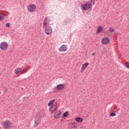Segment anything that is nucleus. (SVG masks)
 <instances>
[{
	"instance_id": "obj_1",
	"label": "nucleus",
	"mask_w": 129,
	"mask_h": 129,
	"mask_svg": "<svg viewBox=\"0 0 129 129\" xmlns=\"http://www.w3.org/2000/svg\"><path fill=\"white\" fill-rule=\"evenodd\" d=\"M2 124L3 125L4 129L11 128L12 126V123L9 120L2 122Z\"/></svg>"
},
{
	"instance_id": "obj_2",
	"label": "nucleus",
	"mask_w": 129,
	"mask_h": 129,
	"mask_svg": "<svg viewBox=\"0 0 129 129\" xmlns=\"http://www.w3.org/2000/svg\"><path fill=\"white\" fill-rule=\"evenodd\" d=\"M8 47L9 45L8 44V43L6 42H3L0 44V48L2 51H7Z\"/></svg>"
},
{
	"instance_id": "obj_3",
	"label": "nucleus",
	"mask_w": 129,
	"mask_h": 129,
	"mask_svg": "<svg viewBox=\"0 0 129 129\" xmlns=\"http://www.w3.org/2000/svg\"><path fill=\"white\" fill-rule=\"evenodd\" d=\"M82 7V10L83 11H87V10H89L91 8V5L88 3L83 4Z\"/></svg>"
},
{
	"instance_id": "obj_4",
	"label": "nucleus",
	"mask_w": 129,
	"mask_h": 129,
	"mask_svg": "<svg viewBox=\"0 0 129 129\" xmlns=\"http://www.w3.org/2000/svg\"><path fill=\"white\" fill-rule=\"evenodd\" d=\"M53 31V29L51 26L46 27L45 28V32L47 35H50L52 34V31Z\"/></svg>"
},
{
	"instance_id": "obj_5",
	"label": "nucleus",
	"mask_w": 129,
	"mask_h": 129,
	"mask_svg": "<svg viewBox=\"0 0 129 129\" xmlns=\"http://www.w3.org/2000/svg\"><path fill=\"white\" fill-rule=\"evenodd\" d=\"M109 39L108 37H105L102 38L101 40V43L103 44V45H107V44H109Z\"/></svg>"
},
{
	"instance_id": "obj_6",
	"label": "nucleus",
	"mask_w": 129,
	"mask_h": 129,
	"mask_svg": "<svg viewBox=\"0 0 129 129\" xmlns=\"http://www.w3.org/2000/svg\"><path fill=\"white\" fill-rule=\"evenodd\" d=\"M78 124L76 122L71 123L69 124V129H76L77 128Z\"/></svg>"
},
{
	"instance_id": "obj_7",
	"label": "nucleus",
	"mask_w": 129,
	"mask_h": 129,
	"mask_svg": "<svg viewBox=\"0 0 129 129\" xmlns=\"http://www.w3.org/2000/svg\"><path fill=\"white\" fill-rule=\"evenodd\" d=\"M54 88L55 89H57V90H62V89H64V88H65V85L63 84H60L57 85V86Z\"/></svg>"
},
{
	"instance_id": "obj_8",
	"label": "nucleus",
	"mask_w": 129,
	"mask_h": 129,
	"mask_svg": "<svg viewBox=\"0 0 129 129\" xmlns=\"http://www.w3.org/2000/svg\"><path fill=\"white\" fill-rule=\"evenodd\" d=\"M28 9L29 12H33L36 10V6L35 5H31L28 6Z\"/></svg>"
},
{
	"instance_id": "obj_9",
	"label": "nucleus",
	"mask_w": 129,
	"mask_h": 129,
	"mask_svg": "<svg viewBox=\"0 0 129 129\" xmlns=\"http://www.w3.org/2000/svg\"><path fill=\"white\" fill-rule=\"evenodd\" d=\"M62 113V112H61L60 110H59L58 111H56L53 116H54V118H55V119H59L60 118V114H61Z\"/></svg>"
},
{
	"instance_id": "obj_10",
	"label": "nucleus",
	"mask_w": 129,
	"mask_h": 129,
	"mask_svg": "<svg viewBox=\"0 0 129 129\" xmlns=\"http://www.w3.org/2000/svg\"><path fill=\"white\" fill-rule=\"evenodd\" d=\"M51 22V20L49 18H45L43 21V27H46V26H49V23Z\"/></svg>"
},
{
	"instance_id": "obj_11",
	"label": "nucleus",
	"mask_w": 129,
	"mask_h": 129,
	"mask_svg": "<svg viewBox=\"0 0 129 129\" xmlns=\"http://www.w3.org/2000/svg\"><path fill=\"white\" fill-rule=\"evenodd\" d=\"M88 65H89V63L88 62L82 64V67L81 71V73H83V72H84V71L85 70V69H86V68H87Z\"/></svg>"
},
{
	"instance_id": "obj_12",
	"label": "nucleus",
	"mask_w": 129,
	"mask_h": 129,
	"mask_svg": "<svg viewBox=\"0 0 129 129\" xmlns=\"http://www.w3.org/2000/svg\"><path fill=\"white\" fill-rule=\"evenodd\" d=\"M59 51L60 52H65V51H67V47H66V45L63 44L60 46L59 48Z\"/></svg>"
},
{
	"instance_id": "obj_13",
	"label": "nucleus",
	"mask_w": 129,
	"mask_h": 129,
	"mask_svg": "<svg viewBox=\"0 0 129 129\" xmlns=\"http://www.w3.org/2000/svg\"><path fill=\"white\" fill-rule=\"evenodd\" d=\"M57 109V107L55 104H53L49 107V111H51L52 112H53V111H55Z\"/></svg>"
},
{
	"instance_id": "obj_14",
	"label": "nucleus",
	"mask_w": 129,
	"mask_h": 129,
	"mask_svg": "<svg viewBox=\"0 0 129 129\" xmlns=\"http://www.w3.org/2000/svg\"><path fill=\"white\" fill-rule=\"evenodd\" d=\"M102 30H103V28L102 26H99L97 28V31H96V34H99L101 32H102Z\"/></svg>"
},
{
	"instance_id": "obj_15",
	"label": "nucleus",
	"mask_w": 129,
	"mask_h": 129,
	"mask_svg": "<svg viewBox=\"0 0 129 129\" xmlns=\"http://www.w3.org/2000/svg\"><path fill=\"white\" fill-rule=\"evenodd\" d=\"M75 120L77 122H82V121H83V118L80 117H77L75 118Z\"/></svg>"
},
{
	"instance_id": "obj_16",
	"label": "nucleus",
	"mask_w": 129,
	"mask_h": 129,
	"mask_svg": "<svg viewBox=\"0 0 129 129\" xmlns=\"http://www.w3.org/2000/svg\"><path fill=\"white\" fill-rule=\"evenodd\" d=\"M89 4L91 5V7H92V6L95 4V1L94 0H90L88 2Z\"/></svg>"
},
{
	"instance_id": "obj_17",
	"label": "nucleus",
	"mask_w": 129,
	"mask_h": 129,
	"mask_svg": "<svg viewBox=\"0 0 129 129\" xmlns=\"http://www.w3.org/2000/svg\"><path fill=\"white\" fill-rule=\"evenodd\" d=\"M21 71H22V69L19 68H17L15 71V74H19L20 73V72H21Z\"/></svg>"
},
{
	"instance_id": "obj_18",
	"label": "nucleus",
	"mask_w": 129,
	"mask_h": 129,
	"mask_svg": "<svg viewBox=\"0 0 129 129\" xmlns=\"http://www.w3.org/2000/svg\"><path fill=\"white\" fill-rule=\"evenodd\" d=\"M55 101V99H53L51 101H50L48 103V106H51L53 105V103H54V102Z\"/></svg>"
},
{
	"instance_id": "obj_19",
	"label": "nucleus",
	"mask_w": 129,
	"mask_h": 129,
	"mask_svg": "<svg viewBox=\"0 0 129 129\" xmlns=\"http://www.w3.org/2000/svg\"><path fill=\"white\" fill-rule=\"evenodd\" d=\"M69 115V111H66L64 112L62 114V116L63 117H67Z\"/></svg>"
},
{
	"instance_id": "obj_20",
	"label": "nucleus",
	"mask_w": 129,
	"mask_h": 129,
	"mask_svg": "<svg viewBox=\"0 0 129 129\" xmlns=\"http://www.w3.org/2000/svg\"><path fill=\"white\" fill-rule=\"evenodd\" d=\"M109 32L110 33H113L114 32V29L112 27H110L109 29Z\"/></svg>"
},
{
	"instance_id": "obj_21",
	"label": "nucleus",
	"mask_w": 129,
	"mask_h": 129,
	"mask_svg": "<svg viewBox=\"0 0 129 129\" xmlns=\"http://www.w3.org/2000/svg\"><path fill=\"white\" fill-rule=\"evenodd\" d=\"M116 115V114L115 113L112 112L110 113L109 117H110V116H115Z\"/></svg>"
},
{
	"instance_id": "obj_22",
	"label": "nucleus",
	"mask_w": 129,
	"mask_h": 129,
	"mask_svg": "<svg viewBox=\"0 0 129 129\" xmlns=\"http://www.w3.org/2000/svg\"><path fill=\"white\" fill-rule=\"evenodd\" d=\"M125 65L126 67H127V68H128L129 69V62L126 61L125 63Z\"/></svg>"
},
{
	"instance_id": "obj_23",
	"label": "nucleus",
	"mask_w": 129,
	"mask_h": 129,
	"mask_svg": "<svg viewBox=\"0 0 129 129\" xmlns=\"http://www.w3.org/2000/svg\"><path fill=\"white\" fill-rule=\"evenodd\" d=\"M7 28H10L11 27V24L10 23H8L6 25Z\"/></svg>"
},
{
	"instance_id": "obj_24",
	"label": "nucleus",
	"mask_w": 129,
	"mask_h": 129,
	"mask_svg": "<svg viewBox=\"0 0 129 129\" xmlns=\"http://www.w3.org/2000/svg\"><path fill=\"white\" fill-rule=\"evenodd\" d=\"M43 116H45V113H42L40 115V117H42Z\"/></svg>"
},
{
	"instance_id": "obj_25",
	"label": "nucleus",
	"mask_w": 129,
	"mask_h": 129,
	"mask_svg": "<svg viewBox=\"0 0 129 129\" xmlns=\"http://www.w3.org/2000/svg\"><path fill=\"white\" fill-rule=\"evenodd\" d=\"M1 17H0V21H3V20H4V19H5V18H4V17H2V16H0Z\"/></svg>"
},
{
	"instance_id": "obj_26",
	"label": "nucleus",
	"mask_w": 129,
	"mask_h": 129,
	"mask_svg": "<svg viewBox=\"0 0 129 129\" xmlns=\"http://www.w3.org/2000/svg\"><path fill=\"white\" fill-rule=\"evenodd\" d=\"M92 56H95V52H93L92 53Z\"/></svg>"
},
{
	"instance_id": "obj_27",
	"label": "nucleus",
	"mask_w": 129,
	"mask_h": 129,
	"mask_svg": "<svg viewBox=\"0 0 129 129\" xmlns=\"http://www.w3.org/2000/svg\"><path fill=\"white\" fill-rule=\"evenodd\" d=\"M4 91H5V92H8V89H5Z\"/></svg>"
},
{
	"instance_id": "obj_28",
	"label": "nucleus",
	"mask_w": 129,
	"mask_h": 129,
	"mask_svg": "<svg viewBox=\"0 0 129 129\" xmlns=\"http://www.w3.org/2000/svg\"><path fill=\"white\" fill-rule=\"evenodd\" d=\"M117 6H118V7H120V6H121V5L120 4H119L117 5Z\"/></svg>"
},
{
	"instance_id": "obj_29",
	"label": "nucleus",
	"mask_w": 129,
	"mask_h": 129,
	"mask_svg": "<svg viewBox=\"0 0 129 129\" xmlns=\"http://www.w3.org/2000/svg\"><path fill=\"white\" fill-rule=\"evenodd\" d=\"M2 15H3V16H6V14L3 13Z\"/></svg>"
},
{
	"instance_id": "obj_30",
	"label": "nucleus",
	"mask_w": 129,
	"mask_h": 129,
	"mask_svg": "<svg viewBox=\"0 0 129 129\" xmlns=\"http://www.w3.org/2000/svg\"><path fill=\"white\" fill-rule=\"evenodd\" d=\"M0 17H2V15L1 14V13H0Z\"/></svg>"
},
{
	"instance_id": "obj_31",
	"label": "nucleus",
	"mask_w": 129,
	"mask_h": 129,
	"mask_svg": "<svg viewBox=\"0 0 129 129\" xmlns=\"http://www.w3.org/2000/svg\"><path fill=\"white\" fill-rule=\"evenodd\" d=\"M37 116H39V115H38V114H37Z\"/></svg>"
}]
</instances>
